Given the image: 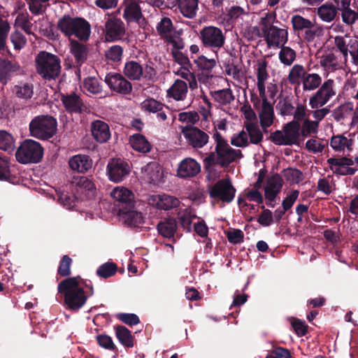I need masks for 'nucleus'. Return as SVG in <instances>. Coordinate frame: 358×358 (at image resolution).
I'll return each mask as SVG.
<instances>
[{
    "instance_id": "nucleus-1",
    "label": "nucleus",
    "mask_w": 358,
    "mask_h": 358,
    "mask_svg": "<svg viewBox=\"0 0 358 358\" xmlns=\"http://www.w3.org/2000/svg\"><path fill=\"white\" fill-rule=\"evenodd\" d=\"M76 278H66L57 286V292L64 297V306L71 311H78L86 303L89 295L80 286Z\"/></svg>"
},
{
    "instance_id": "nucleus-2",
    "label": "nucleus",
    "mask_w": 358,
    "mask_h": 358,
    "mask_svg": "<svg viewBox=\"0 0 358 358\" xmlns=\"http://www.w3.org/2000/svg\"><path fill=\"white\" fill-rule=\"evenodd\" d=\"M57 29L65 37L71 39L74 36L83 42L87 41L91 34V25L87 20L81 17H73L69 14L59 18Z\"/></svg>"
},
{
    "instance_id": "nucleus-3",
    "label": "nucleus",
    "mask_w": 358,
    "mask_h": 358,
    "mask_svg": "<svg viewBox=\"0 0 358 358\" xmlns=\"http://www.w3.org/2000/svg\"><path fill=\"white\" fill-rule=\"evenodd\" d=\"M36 72L45 80H55L61 73V59L57 55L41 51L35 58Z\"/></svg>"
},
{
    "instance_id": "nucleus-4",
    "label": "nucleus",
    "mask_w": 358,
    "mask_h": 358,
    "mask_svg": "<svg viewBox=\"0 0 358 358\" xmlns=\"http://www.w3.org/2000/svg\"><path fill=\"white\" fill-rule=\"evenodd\" d=\"M57 121L50 115H40L34 117L29 123L30 134L38 139L48 140L57 131Z\"/></svg>"
},
{
    "instance_id": "nucleus-5",
    "label": "nucleus",
    "mask_w": 358,
    "mask_h": 358,
    "mask_svg": "<svg viewBox=\"0 0 358 358\" xmlns=\"http://www.w3.org/2000/svg\"><path fill=\"white\" fill-rule=\"evenodd\" d=\"M301 124L291 121L284 124L282 130H276L270 135V140L277 145H298L300 137Z\"/></svg>"
},
{
    "instance_id": "nucleus-6",
    "label": "nucleus",
    "mask_w": 358,
    "mask_h": 358,
    "mask_svg": "<svg viewBox=\"0 0 358 358\" xmlns=\"http://www.w3.org/2000/svg\"><path fill=\"white\" fill-rule=\"evenodd\" d=\"M43 155V148L41 145L34 140L24 141L15 152V157L21 164L38 163Z\"/></svg>"
},
{
    "instance_id": "nucleus-7",
    "label": "nucleus",
    "mask_w": 358,
    "mask_h": 358,
    "mask_svg": "<svg viewBox=\"0 0 358 358\" xmlns=\"http://www.w3.org/2000/svg\"><path fill=\"white\" fill-rule=\"evenodd\" d=\"M199 38L204 48L216 54L225 43V36L222 30L215 26L204 27L200 30Z\"/></svg>"
},
{
    "instance_id": "nucleus-8",
    "label": "nucleus",
    "mask_w": 358,
    "mask_h": 358,
    "mask_svg": "<svg viewBox=\"0 0 358 358\" xmlns=\"http://www.w3.org/2000/svg\"><path fill=\"white\" fill-rule=\"evenodd\" d=\"M293 29L298 34L303 32V39L312 42L317 36L322 34V29L309 19L300 15H294L291 18Z\"/></svg>"
},
{
    "instance_id": "nucleus-9",
    "label": "nucleus",
    "mask_w": 358,
    "mask_h": 358,
    "mask_svg": "<svg viewBox=\"0 0 358 358\" xmlns=\"http://www.w3.org/2000/svg\"><path fill=\"white\" fill-rule=\"evenodd\" d=\"M336 51L339 52L347 61L348 55L352 57V63L358 65V36H348L345 35L336 36L334 38Z\"/></svg>"
},
{
    "instance_id": "nucleus-10",
    "label": "nucleus",
    "mask_w": 358,
    "mask_h": 358,
    "mask_svg": "<svg viewBox=\"0 0 358 358\" xmlns=\"http://www.w3.org/2000/svg\"><path fill=\"white\" fill-rule=\"evenodd\" d=\"M235 194L236 189L229 178L219 180L209 192L210 198L220 199L227 203L233 201Z\"/></svg>"
},
{
    "instance_id": "nucleus-11",
    "label": "nucleus",
    "mask_w": 358,
    "mask_h": 358,
    "mask_svg": "<svg viewBox=\"0 0 358 358\" xmlns=\"http://www.w3.org/2000/svg\"><path fill=\"white\" fill-rule=\"evenodd\" d=\"M182 134L187 145L194 149L203 148L209 141V136L207 133L192 125L183 127Z\"/></svg>"
},
{
    "instance_id": "nucleus-12",
    "label": "nucleus",
    "mask_w": 358,
    "mask_h": 358,
    "mask_svg": "<svg viewBox=\"0 0 358 358\" xmlns=\"http://www.w3.org/2000/svg\"><path fill=\"white\" fill-rule=\"evenodd\" d=\"M231 148L221 149L218 151L210 152L203 159V166L206 171L211 173L213 167L219 165L227 167L229 165Z\"/></svg>"
},
{
    "instance_id": "nucleus-13",
    "label": "nucleus",
    "mask_w": 358,
    "mask_h": 358,
    "mask_svg": "<svg viewBox=\"0 0 358 358\" xmlns=\"http://www.w3.org/2000/svg\"><path fill=\"white\" fill-rule=\"evenodd\" d=\"M104 81L111 90L120 94L128 95L132 91L131 83L120 73H109Z\"/></svg>"
},
{
    "instance_id": "nucleus-14",
    "label": "nucleus",
    "mask_w": 358,
    "mask_h": 358,
    "mask_svg": "<svg viewBox=\"0 0 358 358\" xmlns=\"http://www.w3.org/2000/svg\"><path fill=\"white\" fill-rule=\"evenodd\" d=\"M125 31L124 23L120 18L109 17L105 22V38L108 42L122 39Z\"/></svg>"
},
{
    "instance_id": "nucleus-15",
    "label": "nucleus",
    "mask_w": 358,
    "mask_h": 358,
    "mask_svg": "<svg viewBox=\"0 0 358 358\" xmlns=\"http://www.w3.org/2000/svg\"><path fill=\"white\" fill-rule=\"evenodd\" d=\"M107 171L110 180L120 182L129 175L130 167L127 162L120 159H113L108 164Z\"/></svg>"
},
{
    "instance_id": "nucleus-16",
    "label": "nucleus",
    "mask_w": 358,
    "mask_h": 358,
    "mask_svg": "<svg viewBox=\"0 0 358 358\" xmlns=\"http://www.w3.org/2000/svg\"><path fill=\"white\" fill-rule=\"evenodd\" d=\"M61 101L68 113L81 114L87 110V107L83 99L76 92L62 94Z\"/></svg>"
},
{
    "instance_id": "nucleus-17",
    "label": "nucleus",
    "mask_w": 358,
    "mask_h": 358,
    "mask_svg": "<svg viewBox=\"0 0 358 358\" xmlns=\"http://www.w3.org/2000/svg\"><path fill=\"white\" fill-rule=\"evenodd\" d=\"M201 171L200 164L194 159H183L177 169V175L181 178H189L196 176Z\"/></svg>"
},
{
    "instance_id": "nucleus-18",
    "label": "nucleus",
    "mask_w": 358,
    "mask_h": 358,
    "mask_svg": "<svg viewBox=\"0 0 358 358\" xmlns=\"http://www.w3.org/2000/svg\"><path fill=\"white\" fill-rule=\"evenodd\" d=\"M268 46H280L285 45L288 41V32L286 29L278 28L274 26L264 36Z\"/></svg>"
},
{
    "instance_id": "nucleus-19",
    "label": "nucleus",
    "mask_w": 358,
    "mask_h": 358,
    "mask_svg": "<svg viewBox=\"0 0 358 358\" xmlns=\"http://www.w3.org/2000/svg\"><path fill=\"white\" fill-rule=\"evenodd\" d=\"M91 131L93 138L100 143L107 142L110 138L109 126L103 121H94L92 123Z\"/></svg>"
},
{
    "instance_id": "nucleus-20",
    "label": "nucleus",
    "mask_w": 358,
    "mask_h": 358,
    "mask_svg": "<svg viewBox=\"0 0 358 358\" xmlns=\"http://www.w3.org/2000/svg\"><path fill=\"white\" fill-rule=\"evenodd\" d=\"M70 50L75 58V63L77 67H80L87 59V47L76 40L70 41Z\"/></svg>"
},
{
    "instance_id": "nucleus-21",
    "label": "nucleus",
    "mask_w": 358,
    "mask_h": 358,
    "mask_svg": "<svg viewBox=\"0 0 358 358\" xmlns=\"http://www.w3.org/2000/svg\"><path fill=\"white\" fill-rule=\"evenodd\" d=\"M338 12L334 3L327 1L317 8L316 13L322 21L331 22L336 18Z\"/></svg>"
},
{
    "instance_id": "nucleus-22",
    "label": "nucleus",
    "mask_w": 358,
    "mask_h": 358,
    "mask_svg": "<svg viewBox=\"0 0 358 358\" xmlns=\"http://www.w3.org/2000/svg\"><path fill=\"white\" fill-rule=\"evenodd\" d=\"M69 164L71 169L85 173L92 168V160L87 155H76L69 159Z\"/></svg>"
},
{
    "instance_id": "nucleus-23",
    "label": "nucleus",
    "mask_w": 358,
    "mask_h": 358,
    "mask_svg": "<svg viewBox=\"0 0 358 358\" xmlns=\"http://www.w3.org/2000/svg\"><path fill=\"white\" fill-rule=\"evenodd\" d=\"M259 117L260 125L264 131L266 132V129L273 124L274 119L273 107L269 101H264V104H262Z\"/></svg>"
},
{
    "instance_id": "nucleus-24",
    "label": "nucleus",
    "mask_w": 358,
    "mask_h": 358,
    "mask_svg": "<svg viewBox=\"0 0 358 358\" xmlns=\"http://www.w3.org/2000/svg\"><path fill=\"white\" fill-rule=\"evenodd\" d=\"M178 228V223L175 218L169 217L161 220L157 226L158 233L163 237L173 238Z\"/></svg>"
},
{
    "instance_id": "nucleus-25",
    "label": "nucleus",
    "mask_w": 358,
    "mask_h": 358,
    "mask_svg": "<svg viewBox=\"0 0 358 358\" xmlns=\"http://www.w3.org/2000/svg\"><path fill=\"white\" fill-rule=\"evenodd\" d=\"M157 31L160 37L168 42L173 41L174 27L171 20L168 17H163L157 25Z\"/></svg>"
},
{
    "instance_id": "nucleus-26",
    "label": "nucleus",
    "mask_w": 358,
    "mask_h": 358,
    "mask_svg": "<svg viewBox=\"0 0 358 358\" xmlns=\"http://www.w3.org/2000/svg\"><path fill=\"white\" fill-rule=\"evenodd\" d=\"M20 66L11 61L4 59L0 63V83L5 85L11 80L13 73L17 72Z\"/></svg>"
},
{
    "instance_id": "nucleus-27",
    "label": "nucleus",
    "mask_w": 358,
    "mask_h": 358,
    "mask_svg": "<svg viewBox=\"0 0 358 358\" xmlns=\"http://www.w3.org/2000/svg\"><path fill=\"white\" fill-rule=\"evenodd\" d=\"M123 17L127 22H139L143 18L139 4L135 1L129 2L124 9Z\"/></svg>"
},
{
    "instance_id": "nucleus-28",
    "label": "nucleus",
    "mask_w": 358,
    "mask_h": 358,
    "mask_svg": "<svg viewBox=\"0 0 358 358\" xmlns=\"http://www.w3.org/2000/svg\"><path fill=\"white\" fill-rule=\"evenodd\" d=\"M142 171L145 178L149 183L155 184L162 178V172L159 164L155 162H150L143 168Z\"/></svg>"
},
{
    "instance_id": "nucleus-29",
    "label": "nucleus",
    "mask_w": 358,
    "mask_h": 358,
    "mask_svg": "<svg viewBox=\"0 0 358 358\" xmlns=\"http://www.w3.org/2000/svg\"><path fill=\"white\" fill-rule=\"evenodd\" d=\"M187 91V83L182 80L177 79L167 90V96L176 101H183L186 98Z\"/></svg>"
},
{
    "instance_id": "nucleus-30",
    "label": "nucleus",
    "mask_w": 358,
    "mask_h": 358,
    "mask_svg": "<svg viewBox=\"0 0 358 358\" xmlns=\"http://www.w3.org/2000/svg\"><path fill=\"white\" fill-rule=\"evenodd\" d=\"M193 65H195L196 71H201L203 73H209L212 71L213 69L216 66V61L215 59H208L204 55L198 57L191 56Z\"/></svg>"
},
{
    "instance_id": "nucleus-31",
    "label": "nucleus",
    "mask_w": 358,
    "mask_h": 358,
    "mask_svg": "<svg viewBox=\"0 0 358 358\" xmlns=\"http://www.w3.org/2000/svg\"><path fill=\"white\" fill-rule=\"evenodd\" d=\"M123 72L129 79L140 80L143 74V68L136 61H129L124 64Z\"/></svg>"
},
{
    "instance_id": "nucleus-32",
    "label": "nucleus",
    "mask_w": 358,
    "mask_h": 358,
    "mask_svg": "<svg viewBox=\"0 0 358 358\" xmlns=\"http://www.w3.org/2000/svg\"><path fill=\"white\" fill-rule=\"evenodd\" d=\"M12 92L17 99L27 101L34 95V85L29 83H20L13 87Z\"/></svg>"
},
{
    "instance_id": "nucleus-33",
    "label": "nucleus",
    "mask_w": 358,
    "mask_h": 358,
    "mask_svg": "<svg viewBox=\"0 0 358 358\" xmlns=\"http://www.w3.org/2000/svg\"><path fill=\"white\" fill-rule=\"evenodd\" d=\"M181 13L189 19L194 18L198 9V0H176Z\"/></svg>"
},
{
    "instance_id": "nucleus-34",
    "label": "nucleus",
    "mask_w": 358,
    "mask_h": 358,
    "mask_svg": "<svg viewBox=\"0 0 358 358\" xmlns=\"http://www.w3.org/2000/svg\"><path fill=\"white\" fill-rule=\"evenodd\" d=\"M110 195L117 201H119L122 203H126L129 206H133L132 202L134 201V195L127 188L116 187L113 189V191L110 193Z\"/></svg>"
},
{
    "instance_id": "nucleus-35",
    "label": "nucleus",
    "mask_w": 358,
    "mask_h": 358,
    "mask_svg": "<svg viewBox=\"0 0 358 358\" xmlns=\"http://www.w3.org/2000/svg\"><path fill=\"white\" fill-rule=\"evenodd\" d=\"M115 335L119 342L125 348L134 346V336L131 331L124 326L118 325L115 327Z\"/></svg>"
},
{
    "instance_id": "nucleus-36",
    "label": "nucleus",
    "mask_w": 358,
    "mask_h": 358,
    "mask_svg": "<svg viewBox=\"0 0 358 358\" xmlns=\"http://www.w3.org/2000/svg\"><path fill=\"white\" fill-rule=\"evenodd\" d=\"M129 143L131 147L136 151L146 153L150 151L151 145L146 138L140 134H136L130 137Z\"/></svg>"
},
{
    "instance_id": "nucleus-37",
    "label": "nucleus",
    "mask_w": 358,
    "mask_h": 358,
    "mask_svg": "<svg viewBox=\"0 0 358 358\" xmlns=\"http://www.w3.org/2000/svg\"><path fill=\"white\" fill-rule=\"evenodd\" d=\"M301 83L303 91H313L321 85L322 78L317 73L307 72Z\"/></svg>"
},
{
    "instance_id": "nucleus-38",
    "label": "nucleus",
    "mask_w": 358,
    "mask_h": 358,
    "mask_svg": "<svg viewBox=\"0 0 358 358\" xmlns=\"http://www.w3.org/2000/svg\"><path fill=\"white\" fill-rule=\"evenodd\" d=\"M307 71L305 67L301 64H294L289 70L287 80L291 85H299L305 77Z\"/></svg>"
},
{
    "instance_id": "nucleus-39",
    "label": "nucleus",
    "mask_w": 358,
    "mask_h": 358,
    "mask_svg": "<svg viewBox=\"0 0 358 358\" xmlns=\"http://www.w3.org/2000/svg\"><path fill=\"white\" fill-rule=\"evenodd\" d=\"M214 100L221 105L230 104L234 100V96L230 88L211 92Z\"/></svg>"
},
{
    "instance_id": "nucleus-40",
    "label": "nucleus",
    "mask_w": 358,
    "mask_h": 358,
    "mask_svg": "<svg viewBox=\"0 0 358 358\" xmlns=\"http://www.w3.org/2000/svg\"><path fill=\"white\" fill-rule=\"evenodd\" d=\"M353 141L343 135L334 136L331 138L330 145L335 151H343L345 148L352 150Z\"/></svg>"
},
{
    "instance_id": "nucleus-41",
    "label": "nucleus",
    "mask_w": 358,
    "mask_h": 358,
    "mask_svg": "<svg viewBox=\"0 0 358 358\" xmlns=\"http://www.w3.org/2000/svg\"><path fill=\"white\" fill-rule=\"evenodd\" d=\"M245 128L250 137V143L257 145L262 141L264 135L256 123L247 122Z\"/></svg>"
},
{
    "instance_id": "nucleus-42",
    "label": "nucleus",
    "mask_w": 358,
    "mask_h": 358,
    "mask_svg": "<svg viewBox=\"0 0 358 358\" xmlns=\"http://www.w3.org/2000/svg\"><path fill=\"white\" fill-rule=\"evenodd\" d=\"M117 271L116 264L110 262H106L98 267L96 275L101 278H108L113 276Z\"/></svg>"
},
{
    "instance_id": "nucleus-43",
    "label": "nucleus",
    "mask_w": 358,
    "mask_h": 358,
    "mask_svg": "<svg viewBox=\"0 0 358 358\" xmlns=\"http://www.w3.org/2000/svg\"><path fill=\"white\" fill-rule=\"evenodd\" d=\"M15 141L13 136L4 130L0 131V150L10 152L14 150Z\"/></svg>"
},
{
    "instance_id": "nucleus-44",
    "label": "nucleus",
    "mask_w": 358,
    "mask_h": 358,
    "mask_svg": "<svg viewBox=\"0 0 358 358\" xmlns=\"http://www.w3.org/2000/svg\"><path fill=\"white\" fill-rule=\"evenodd\" d=\"M296 52L288 46L281 45V49L279 52V59L281 63L286 66L292 64L296 59Z\"/></svg>"
},
{
    "instance_id": "nucleus-45",
    "label": "nucleus",
    "mask_w": 358,
    "mask_h": 358,
    "mask_svg": "<svg viewBox=\"0 0 358 358\" xmlns=\"http://www.w3.org/2000/svg\"><path fill=\"white\" fill-rule=\"evenodd\" d=\"M179 203L180 201L177 198L173 196L163 194L159 197V200L157 202V206L160 209L168 210L178 207Z\"/></svg>"
},
{
    "instance_id": "nucleus-46",
    "label": "nucleus",
    "mask_w": 358,
    "mask_h": 358,
    "mask_svg": "<svg viewBox=\"0 0 358 358\" xmlns=\"http://www.w3.org/2000/svg\"><path fill=\"white\" fill-rule=\"evenodd\" d=\"M283 175L287 181L293 184H299L304 179L302 171L295 168L284 169Z\"/></svg>"
},
{
    "instance_id": "nucleus-47",
    "label": "nucleus",
    "mask_w": 358,
    "mask_h": 358,
    "mask_svg": "<svg viewBox=\"0 0 358 358\" xmlns=\"http://www.w3.org/2000/svg\"><path fill=\"white\" fill-rule=\"evenodd\" d=\"M125 222L130 227H139L143 223L141 213L136 210H129L124 215Z\"/></svg>"
},
{
    "instance_id": "nucleus-48",
    "label": "nucleus",
    "mask_w": 358,
    "mask_h": 358,
    "mask_svg": "<svg viewBox=\"0 0 358 358\" xmlns=\"http://www.w3.org/2000/svg\"><path fill=\"white\" fill-rule=\"evenodd\" d=\"M282 182H283L281 176L279 174L275 173L268 179L267 185L264 189V191H268L278 194L282 187Z\"/></svg>"
},
{
    "instance_id": "nucleus-49",
    "label": "nucleus",
    "mask_w": 358,
    "mask_h": 358,
    "mask_svg": "<svg viewBox=\"0 0 358 358\" xmlns=\"http://www.w3.org/2000/svg\"><path fill=\"white\" fill-rule=\"evenodd\" d=\"M73 260L69 255H64L60 262L57 268V275L61 277H68L71 275V266Z\"/></svg>"
},
{
    "instance_id": "nucleus-50",
    "label": "nucleus",
    "mask_w": 358,
    "mask_h": 358,
    "mask_svg": "<svg viewBox=\"0 0 358 358\" xmlns=\"http://www.w3.org/2000/svg\"><path fill=\"white\" fill-rule=\"evenodd\" d=\"M331 98L328 97L320 89L315 94L310 98L309 104L313 109L318 108L319 107L325 105Z\"/></svg>"
},
{
    "instance_id": "nucleus-51",
    "label": "nucleus",
    "mask_w": 358,
    "mask_h": 358,
    "mask_svg": "<svg viewBox=\"0 0 358 358\" xmlns=\"http://www.w3.org/2000/svg\"><path fill=\"white\" fill-rule=\"evenodd\" d=\"M276 109L282 116L292 115L294 106L289 97H285L282 100L278 101L276 105Z\"/></svg>"
},
{
    "instance_id": "nucleus-52",
    "label": "nucleus",
    "mask_w": 358,
    "mask_h": 358,
    "mask_svg": "<svg viewBox=\"0 0 358 358\" xmlns=\"http://www.w3.org/2000/svg\"><path fill=\"white\" fill-rule=\"evenodd\" d=\"M342 22L348 26H352L358 20V11L352 10L350 6L340 10Z\"/></svg>"
},
{
    "instance_id": "nucleus-53",
    "label": "nucleus",
    "mask_w": 358,
    "mask_h": 358,
    "mask_svg": "<svg viewBox=\"0 0 358 358\" xmlns=\"http://www.w3.org/2000/svg\"><path fill=\"white\" fill-rule=\"evenodd\" d=\"M73 184H74L76 187L90 192H93L95 190L94 182L86 176L75 177Z\"/></svg>"
},
{
    "instance_id": "nucleus-54",
    "label": "nucleus",
    "mask_w": 358,
    "mask_h": 358,
    "mask_svg": "<svg viewBox=\"0 0 358 358\" xmlns=\"http://www.w3.org/2000/svg\"><path fill=\"white\" fill-rule=\"evenodd\" d=\"M141 106L145 110L153 113H155L164 108L169 110L168 106H165L163 103L152 98L145 99L142 102Z\"/></svg>"
},
{
    "instance_id": "nucleus-55",
    "label": "nucleus",
    "mask_w": 358,
    "mask_h": 358,
    "mask_svg": "<svg viewBox=\"0 0 358 358\" xmlns=\"http://www.w3.org/2000/svg\"><path fill=\"white\" fill-rule=\"evenodd\" d=\"M196 215H192L191 212L187 209L183 211L179 212L178 218L179 220L181 227L186 229L187 231H191V225L193 218H195Z\"/></svg>"
},
{
    "instance_id": "nucleus-56",
    "label": "nucleus",
    "mask_w": 358,
    "mask_h": 358,
    "mask_svg": "<svg viewBox=\"0 0 358 358\" xmlns=\"http://www.w3.org/2000/svg\"><path fill=\"white\" fill-rule=\"evenodd\" d=\"M122 47L118 45H114L106 51L105 56L108 60L119 62L122 59Z\"/></svg>"
},
{
    "instance_id": "nucleus-57",
    "label": "nucleus",
    "mask_w": 358,
    "mask_h": 358,
    "mask_svg": "<svg viewBox=\"0 0 358 358\" xmlns=\"http://www.w3.org/2000/svg\"><path fill=\"white\" fill-rule=\"evenodd\" d=\"M96 340L99 345L104 349L116 351L117 347L114 344L113 339L107 334H99L96 336Z\"/></svg>"
},
{
    "instance_id": "nucleus-58",
    "label": "nucleus",
    "mask_w": 358,
    "mask_h": 358,
    "mask_svg": "<svg viewBox=\"0 0 358 358\" xmlns=\"http://www.w3.org/2000/svg\"><path fill=\"white\" fill-rule=\"evenodd\" d=\"M275 20L276 14L275 13H268L265 17L261 18L260 24L264 36L274 27L273 24Z\"/></svg>"
},
{
    "instance_id": "nucleus-59",
    "label": "nucleus",
    "mask_w": 358,
    "mask_h": 358,
    "mask_svg": "<svg viewBox=\"0 0 358 358\" xmlns=\"http://www.w3.org/2000/svg\"><path fill=\"white\" fill-rule=\"evenodd\" d=\"M84 87L90 93L98 94L101 92V86L97 78L87 77L83 82Z\"/></svg>"
},
{
    "instance_id": "nucleus-60",
    "label": "nucleus",
    "mask_w": 358,
    "mask_h": 358,
    "mask_svg": "<svg viewBox=\"0 0 358 358\" xmlns=\"http://www.w3.org/2000/svg\"><path fill=\"white\" fill-rule=\"evenodd\" d=\"M329 167H344L350 166L354 164L355 161L351 158L347 157H342L340 158L331 157L327 161Z\"/></svg>"
},
{
    "instance_id": "nucleus-61",
    "label": "nucleus",
    "mask_w": 358,
    "mask_h": 358,
    "mask_svg": "<svg viewBox=\"0 0 358 358\" xmlns=\"http://www.w3.org/2000/svg\"><path fill=\"white\" fill-rule=\"evenodd\" d=\"M318 125V122H314L308 119H305L301 132L302 136L307 137L311 134H316L317 132Z\"/></svg>"
},
{
    "instance_id": "nucleus-62",
    "label": "nucleus",
    "mask_w": 358,
    "mask_h": 358,
    "mask_svg": "<svg viewBox=\"0 0 358 358\" xmlns=\"http://www.w3.org/2000/svg\"><path fill=\"white\" fill-rule=\"evenodd\" d=\"M260 208L263 209V211L259 215L257 222L264 227L270 226L273 223L272 212L268 209H265L264 206H261Z\"/></svg>"
},
{
    "instance_id": "nucleus-63",
    "label": "nucleus",
    "mask_w": 358,
    "mask_h": 358,
    "mask_svg": "<svg viewBox=\"0 0 358 358\" xmlns=\"http://www.w3.org/2000/svg\"><path fill=\"white\" fill-rule=\"evenodd\" d=\"M267 62L265 59L258 61L257 68V82H266L269 75L266 70Z\"/></svg>"
},
{
    "instance_id": "nucleus-64",
    "label": "nucleus",
    "mask_w": 358,
    "mask_h": 358,
    "mask_svg": "<svg viewBox=\"0 0 358 358\" xmlns=\"http://www.w3.org/2000/svg\"><path fill=\"white\" fill-rule=\"evenodd\" d=\"M117 318L129 326H134L140 323L138 316L134 313H119L117 315Z\"/></svg>"
}]
</instances>
